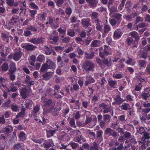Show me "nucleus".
Here are the masks:
<instances>
[{
    "label": "nucleus",
    "mask_w": 150,
    "mask_h": 150,
    "mask_svg": "<svg viewBox=\"0 0 150 150\" xmlns=\"http://www.w3.org/2000/svg\"><path fill=\"white\" fill-rule=\"evenodd\" d=\"M55 103L52 99H45L42 103V107L44 111V114H46L52 111Z\"/></svg>",
    "instance_id": "obj_1"
},
{
    "label": "nucleus",
    "mask_w": 150,
    "mask_h": 150,
    "mask_svg": "<svg viewBox=\"0 0 150 150\" xmlns=\"http://www.w3.org/2000/svg\"><path fill=\"white\" fill-rule=\"evenodd\" d=\"M55 68V64L52 60H47L45 63L42 64L40 69V72H44L46 70L50 69L54 70Z\"/></svg>",
    "instance_id": "obj_2"
},
{
    "label": "nucleus",
    "mask_w": 150,
    "mask_h": 150,
    "mask_svg": "<svg viewBox=\"0 0 150 150\" xmlns=\"http://www.w3.org/2000/svg\"><path fill=\"white\" fill-rule=\"evenodd\" d=\"M45 38L40 37L39 38L35 37L30 39L29 42L36 45L43 44L45 41Z\"/></svg>",
    "instance_id": "obj_3"
},
{
    "label": "nucleus",
    "mask_w": 150,
    "mask_h": 150,
    "mask_svg": "<svg viewBox=\"0 0 150 150\" xmlns=\"http://www.w3.org/2000/svg\"><path fill=\"white\" fill-rule=\"evenodd\" d=\"M104 134L112 136L114 138L117 137L119 136L117 132L110 128H107L104 131Z\"/></svg>",
    "instance_id": "obj_4"
},
{
    "label": "nucleus",
    "mask_w": 150,
    "mask_h": 150,
    "mask_svg": "<svg viewBox=\"0 0 150 150\" xmlns=\"http://www.w3.org/2000/svg\"><path fill=\"white\" fill-rule=\"evenodd\" d=\"M94 63L90 61L87 60L85 61L83 65V68L85 71H91L94 67Z\"/></svg>",
    "instance_id": "obj_5"
},
{
    "label": "nucleus",
    "mask_w": 150,
    "mask_h": 150,
    "mask_svg": "<svg viewBox=\"0 0 150 150\" xmlns=\"http://www.w3.org/2000/svg\"><path fill=\"white\" fill-rule=\"evenodd\" d=\"M20 95L22 96V98L24 99L29 96L30 93L29 90L25 88H22L20 90Z\"/></svg>",
    "instance_id": "obj_6"
},
{
    "label": "nucleus",
    "mask_w": 150,
    "mask_h": 150,
    "mask_svg": "<svg viewBox=\"0 0 150 150\" xmlns=\"http://www.w3.org/2000/svg\"><path fill=\"white\" fill-rule=\"evenodd\" d=\"M22 54L23 52L21 51L20 49H17V51L13 53V59L16 61L19 60L21 58Z\"/></svg>",
    "instance_id": "obj_7"
},
{
    "label": "nucleus",
    "mask_w": 150,
    "mask_h": 150,
    "mask_svg": "<svg viewBox=\"0 0 150 150\" xmlns=\"http://www.w3.org/2000/svg\"><path fill=\"white\" fill-rule=\"evenodd\" d=\"M150 96V89L149 88H146L144 90V91L142 93L141 96L142 98L144 100H147Z\"/></svg>",
    "instance_id": "obj_8"
},
{
    "label": "nucleus",
    "mask_w": 150,
    "mask_h": 150,
    "mask_svg": "<svg viewBox=\"0 0 150 150\" xmlns=\"http://www.w3.org/2000/svg\"><path fill=\"white\" fill-rule=\"evenodd\" d=\"M95 23L96 26V29L98 31H101L102 30L103 25L101 21L99 19L95 20L93 21Z\"/></svg>",
    "instance_id": "obj_9"
},
{
    "label": "nucleus",
    "mask_w": 150,
    "mask_h": 150,
    "mask_svg": "<svg viewBox=\"0 0 150 150\" xmlns=\"http://www.w3.org/2000/svg\"><path fill=\"white\" fill-rule=\"evenodd\" d=\"M86 81L84 83L85 86H86L91 83H94L95 82V80L94 78L90 76H86Z\"/></svg>",
    "instance_id": "obj_10"
},
{
    "label": "nucleus",
    "mask_w": 150,
    "mask_h": 150,
    "mask_svg": "<svg viewBox=\"0 0 150 150\" xmlns=\"http://www.w3.org/2000/svg\"><path fill=\"white\" fill-rule=\"evenodd\" d=\"M54 74V72H47L42 74L43 78L42 79L47 80L51 79Z\"/></svg>",
    "instance_id": "obj_11"
},
{
    "label": "nucleus",
    "mask_w": 150,
    "mask_h": 150,
    "mask_svg": "<svg viewBox=\"0 0 150 150\" xmlns=\"http://www.w3.org/2000/svg\"><path fill=\"white\" fill-rule=\"evenodd\" d=\"M143 105L145 108L142 109V112L147 113L150 112V103L144 102L143 104Z\"/></svg>",
    "instance_id": "obj_12"
},
{
    "label": "nucleus",
    "mask_w": 150,
    "mask_h": 150,
    "mask_svg": "<svg viewBox=\"0 0 150 150\" xmlns=\"http://www.w3.org/2000/svg\"><path fill=\"white\" fill-rule=\"evenodd\" d=\"M81 23L83 27L86 28L91 25L90 20L89 18L83 19L81 21Z\"/></svg>",
    "instance_id": "obj_13"
},
{
    "label": "nucleus",
    "mask_w": 150,
    "mask_h": 150,
    "mask_svg": "<svg viewBox=\"0 0 150 150\" xmlns=\"http://www.w3.org/2000/svg\"><path fill=\"white\" fill-rule=\"evenodd\" d=\"M22 47L25 48L27 50L32 51L34 50V49L37 47L35 46H34L30 44H28L27 45L22 46Z\"/></svg>",
    "instance_id": "obj_14"
},
{
    "label": "nucleus",
    "mask_w": 150,
    "mask_h": 150,
    "mask_svg": "<svg viewBox=\"0 0 150 150\" xmlns=\"http://www.w3.org/2000/svg\"><path fill=\"white\" fill-rule=\"evenodd\" d=\"M122 34V31L120 29H117L115 31L114 33V38L115 39L119 38Z\"/></svg>",
    "instance_id": "obj_15"
},
{
    "label": "nucleus",
    "mask_w": 150,
    "mask_h": 150,
    "mask_svg": "<svg viewBox=\"0 0 150 150\" xmlns=\"http://www.w3.org/2000/svg\"><path fill=\"white\" fill-rule=\"evenodd\" d=\"M54 19V18H52L51 16H50L48 18V21L49 24L50 25L51 27L55 28H58L59 27V25L58 24L56 25L53 23Z\"/></svg>",
    "instance_id": "obj_16"
},
{
    "label": "nucleus",
    "mask_w": 150,
    "mask_h": 150,
    "mask_svg": "<svg viewBox=\"0 0 150 150\" xmlns=\"http://www.w3.org/2000/svg\"><path fill=\"white\" fill-rule=\"evenodd\" d=\"M86 1L89 3L91 7L93 8L96 7L98 2V0H86Z\"/></svg>",
    "instance_id": "obj_17"
},
{
    "label": "nucleus",
    "mask_w": 150,
    "mask_h": 150,
    "mask_svg": "<svg viewBox=\"0 0 150 150\" xmlns=\"http://www.w3.org/2000/svg\"><path fill=\"white\" fill-rule=\"evenodd\" d=\"M122 15L119 13H116L113 14L112 16L116 18L118 22V24H119L122 20Z\"/></svg>",
    "instance_id": "obj_18"
},
{
    "label": "nucleus",
    "mask_w": 150,
    "mask_h": 150,
    "mask_svg": "<svg viewBox=\"0 0 150 150\" xmlns=\"http://www.w3.org/2000/svg\"><path fill=\"white\" fill-rule=\"evenodd\" d=\"M54 97L55 98H56L57 99L61 98H62L63 96L59 94V93H61L63 96H64V93L61 91H56L55 90H54Z\"/></svg>",
    "instance_id": "obj_19"
},
{
    "label": "nucleus",
    "mask_w": 150,
    "mask_h": 150,
    "mask_svg": "<svg viewBox=\"0 0 150 150\" xmlns=\"http://www.w3.org/2000/svg\"><path fill=\"white\" fill-rule=\"evenodd\" d=\"M101 43V42L100 41L96 40L92 42L91 46L93 47H97L100 46Z\"/></svg>",
    "instance_id": "obj_20"
},
{
    "label": "nucleus",
    "mask_w": 150,
    "mask_h": 150,
    "mask_svg": "<svg viewBox=\"0 0 150 150\" xmlns=\"http://www.w3.org/2000/svg\"><path fill=\"white\" fill-rule=\"evenodd\" d=\"M23 143H18L15 144L13 147L15 150H20L23 148Z\"/></svg>",
    "instance_id": "obj_21"
},
{
    "label": "nucleus",
    "mask_w": 150,
    "mask_h": 150,
    "mask_svg": "<svg viewBox=\"0 0 150 150\" xmlns=\"http://www.w3.org/2000/svg\"><path fill=\"white\" fill-rule=\"evenodd\" d=\"M129 35L131 37L135 39V40L137 41L139 39V36L138 33L136 31H133L129 33Z\"/></svg>",
    "instance_id": "obj_22"
},
{
    "label": "nucleus",
    "mask_w": 150,
    "mask_h": 150,
    "mask_svg": "<svg viewBox=\"0 0 150 150\" xmlns=\"http://www.w3.org/2000/svg\"><path fill=\"white\" fill-rule=\"evenodd\" d=\"M115 101V102L113 103H115L117 105H120L125 100L122 99L119 96H117L116 97L114 98Z\"/></svg>",
    "instance_id": "obj_23"
},
{
    "label": "nucleus",
    "mask_w": 150,
    "mask_h": 150,
    "mask_svg": "<svg viewBox=\"0 0 150 150\" xmlns=\"http://www.w3.org/2000/svg\"><path fill=\"white\" fill-rule=\"evenodd\" d=\"M137 62L139 66L141 68L145 67L146 66V62L144 60H138Z\"/></svg>",
    "instance_id": "obj_24"
},
{
    "label": "nucleus",
    "mask_w": 150,
    "mask_h": 150,
    "mask_svg": "<svg viewBox=\"0 0 150 150\" xmlns=\"http://www.w3.org/2000/svg\"><path fill=\"white\" fill-rule=\"evenodd\" d=\"M0 53L1 56L0 58L1 60L2 61H5L6 60V57L8 55L7 52H5L4 50H3L2 51L0 52Z\"/></svg>",
    "instance_id": "obj_25"
},
{
    "label": "nucleus",
    "mask_w": 150,
    "mask_h": 150,
    "mask_svg": "<svg viewBox=\"0 0 150 150\" xmlns=\"http://www.w3.org/2000/svg\"><path fill=\"white\" fill-rule=\"evenodd\" d=\"M96 136L97 137L99 138L100 142H102L103 140V138L102 137L103 131L101 130H97L96 132Z\"/></svg>",
    "instance_id": "obj_26"
},
{
    "label": "nucleus",
    "mask_w": 150,
    "mask_h": 150,
    "mask_svg": "<svg viewBox=\"0 0 150 150\" xmlns=\"http://www.w3.org/2000/svg\"><path fill=\"white\" fill-rule=\"evenodd\" d=\"M10 68L9 71L11 73H13L16 70L15 64L13 63H11L10 64Z\"/></svg>",
    "instance_id": "obj_27"
},
{
    "label": "nucleus",
    "mask_w": 150,
    "mask_h": 150,
    "mask_svg": "<svg viewBox=\"0 0 150 150\" xmlns=\"http://www.w3.org/2000/svg\"><path fill=\"white\" fill-rule=\"evenodd\" d=\"M40 105H36L34 107L32 112L33 114V115H36L37 112L39 111L40 109Z\"/></svg>",
    "instance_id": "obj_28"
},
{
    "label": "nucleus",
    "mask_w": 150,
    "mask_h": 150,
    "mask_svg": "<svg viewBox=\"0 0 150 150\" xmlns=\"http://www.w3.org/2000/svg\"><path fill=\"white\" fill-rule=\"evenodd\" d=\"M48 39L49 40H52L54 42L56 43L58 41L59 38L58 36H53L52 35H51L48 37Z\"/></svg>",
    "instance_id": "obj_29"
},
{
    "label": "nucleus",
    "mask_w": 150,
    "mask_h": 150,
    "mask_svg": "<svg viewBox=\"0 0 150 150\" xmlns=\"http://www.w3.org/2000/svg\"><path fill=\"white\" fill-rule=\"evenodd\" d=\"M8 65L6 62L4 63L1 67V70L3 72L6 71L8 69Z\"/></svg>",
    "instance_id": "obj_30"
},
{
    "label": "nucleus",
    "mask_w": 150,
    "mask_h": 150,
    "mask_svg": "<svg viewBox=\"0 0 150 150\" xmlns=\"http://www.w3.org/2000/svg\"><path fill=\"white\" fill-rule=\"evenodd\" d=\"M25 110V108L24 106H23L21 108V111L18 113L16 115L17 117H23Z\"/></svg>",
    "instance_id": "obj_31"
},
{
    "label": "nucleus",
    "mask_w": 150,
    "mask_h": 150,
    "mask_svg": "<svg viewBox=\"0 0 150 150\" xmlns=\"http://www.w3.org/2000/svg\"><path fill=\"white\" fill-rule=\"evenodd\" d=\"M104 49L103 50L104 54L106 56L109 54V52L110 50V47L108 46L105 45L104 46Z\"/></svg>",
    "instance_id": "obj_32"
},
{
    "label": "nucleus",
    "mask_w": 150,
    "mask_h": 150,
    "mask_svg": "<svg viewBox=\"0 0 150 150\" xmlns=\"http://www.w3.org/2000/svg\"><path fill=\"white\" fill-rule=\"evenodd\" d=\"M103 120L106 123H109L111 119L110 116L108 114L104 115L103 116Z\"/></svg>",
    "instance_id": "obj_33"
},
{
    "label": "nucleus",
    "mask_w": 150,
    "mask_h": 150,
    "mask_svg": "<svg viewBox=\"0 0 150 150\" xmlns=\"http://www.w3.org/2000/svg\"><path fill=\"white\" fill-rule=\"evenodd\" d=\"M85 57L86 59H91L93 58L94 56V53L93 52L91 53H88L86 52L85 53Z\"/></svg>",
    "instance_id": "obj_34"
},
{
    "label": "nucleus",
    "mask_w": 150,
    "mask_h": 150,
    "mask_svg": "<svg viewBox=\"0 0 150 150\" xmlns=\"http://www.w3.org/2000/svg\"><path fill=\"white\" fill-rule=\"evenodd\" d=\"M67 35L73 37L75 35L76 33L74 30L69 29L67 30Z\"/></svg>",
    "instance_id": "obj_35"
},
{
    "label": "nucleus",
    "mask_w": 150,
    "mask_h": 150,
    "mask_svg": "<svg viewBox=\"0 0 150 150\" xmlns=\"http://www.w3.org/2000/svg\"><path fill=\"white\" fill-rule=\"evenodd\" d=\"M103 59V63L106 65L108 67H110L112 63L111 61L110 60L108 61L107 59H105V58Z\"/></svg>",
    "instance_id": "obj_36"
},
{
    "label": "nucleus",
    "mask_w": 150,
    "mask_h": 150,
    "mask_svg": "<svg viewBox=\"0 0 150 150\" xmlns=\"http://www.w3.org/2000/svg\"><path fill=\"white\" fill-rule=\"evenodd\" d=\"M56 5L58 7L61 6L64 2L65 0H54Z\"/></svg>",
    "instance_id": "obj_37"
},
{
    "label": "nucleus",
    "mask_w": 150,
    "mask_h": 150,
    "mask_svg": "<svg viewBox=\"0 0 150 150\" xmlns=\"http://www.w3.org/2000/svg\"><path fill=\"white\" fill-rule=\"evenodd\" d=\"M148 24L147 23L145 22H142L140 23L137 26V29L138 30V27L140 28H144L145 27L148 26Z\"/></svg>",
    "instance_id": "obj_38"
},
{
    "label": "nucleus",
    "mask_w": 150,
    "mask_h": 150,
    "mask_svg": "<svg viewBox=\"0 0 150 150\" xmlns=\"http://www.w3.org/2000/svg\"><path fill=\"white\" fill-rule=\"evenodd\" d=\"M98 13L96 12H93L91 14V16L92 17V19L93 20L96 19H99L98 18Z\"/></svg>",
    "instance_id": "obj_39"
},
{
    "label": "nucleus",
    "mask_w": 150,
    "mask_h": 150,
    "mask_svg": "<svg viewBox=\"0 0 150 150\" xmlns=\"http://www.w3.org/2000/svg\"><path fill=\"white\" fill-rule=\"evenodd\" d=\"M123 137L124 138H127L129 139L132 138V136L131 135L130 132L126 131L123 134Z\"/></svg>",
    "instance_id": "obj_40"
},
{
    "label": "nucleus",
    "mask_w": 150,
    "mask_h": 150,
    "mask_svg": "<svg viewBox=\"0 0 150 150\" xmlns=\"http://www.w3.org/2000/svg\"><path fill=\"white\" fill-rule=\"evenodd\" d=\"M8 127H10V126L8 125V126L4 128L5 132H6V134L11 133L13 131L12 127H11V128H10Z\"/></svg>",
    "instance_id": "obj_41"
},
{
    "label": "nucleus",
    "mask_w": 150,
    "mask_h": 150,
    "mask_svg": "<svg viewBox=\"0 0 150 150\" xmlns=\"http://www.w3.org/2000/svg\"><path fill=\"white\" fill-rule=\"evenodd\" d=\"M72 12L71 8L70 7H67L65 9V12L66 13L67 15L69 16H70Z\"/></svg>",
    "instance_id": "obj_42"
},
{
    "label": "nucleus",
    "mask_w": 150,
    "mask_h": 150,
    "mask_svg": "<svg viewBox=\"0 0 150 150\" xmlns=\"http://www.w3.org/2000/svg\"><path fill=\"white\" fill-rule=\"evenodd\" d=\"M19 137L22 141H23L26 139L25 134L23 132H21L20 133Z\"/></svg>",
    "instance_id": "obj_43"
},
{
    "label": "nucleus",
    "mask_w": 150,
    "mask_h": 150,
    "mask_svg": "<svg viewBox=\"0 0 150 150\" xmlns=\"http://www.w3.org/2000/svg\"><path fill=\"white\" fill-rule=\"evenodd\" d=\"M121 106L123 107V108L121 109L125 110H127L128 109H131V108H128L129 107V104L126 103H123L122 104Z\"/></svg>",
    "instance_id": "obj_44"
},
{
    "label": "nucleus",
    "mask_w": 150,
    "mask_h": 150,
    "mask_svg": "<svg viewBox=\"0 0 150 150\" xmlns=\"http://www.w3.org/2000/svg\"><path fill=\"white\" fill-rule=\"evenodd\" d=\"M69 145H70L73 149H76L78 146V144L74 142H71Z\"/></svg>",
    "instance_id": "obj_45"
},
{
    "label": "nucleus",
    "mask_w": 150,
    "mask_h": 150,
    "mask_svg": "<svg viewBox=\"0 0 150 150\" xmlns=\"http://www.w3.org/2000/svg\"><path fill=\"white\" fill-rule=\"evenodd\" d=\"M44 47L46 49L45 53L47 55H50L52 53V49H50L47 46H45Z\"/></svg>",
    "instance_id": "obj_46"
},
{
    "label": "nucleus",
    "mask_w": 150,
    "mask_h": 150,
    "mask_svg": "<svg viewBox=\"0 0 150 150\" xmlns=\"http://www.w3.org/2000/svg\"><path fill=\"white\" fill-rule=\"evenodd\" d=\"M113 77L116 79H119L123 77V74L122 73L118 74H114L113 75Z\"/></svg>",
    "instance_id": "obj_47"
},
{
    "label": "nucleus",
    "mask_w": 150,
    "mask_h": 150,
    "mask_svg": "<svg viewBox=\"0 0 150 150\" xmlns=\"http://www.w3.org/2000/svg\"><path fill=\"white\" fill-rule=\"evenodd\" d=\"M47 13H43L40 15H38V16H40L41 18H39L41 21H45V18L47 17Z\"/></svg>",
    "instance_id": "obj_48"
},
{
    "label": "nucleus",
    "mask_w": 150,
    "mask_h": 150,
    "mask_svg": "<svg viewBox=\"0 0 150 150\" xmlns=\"http://www.w3.org/2000/svg\"><path fill=\"white\" fill-rule=\"evenodd\" d=\"M108 83L109 85L111 87L115 88V85L117 84L115 81L112 80H110L108 81Z\"/></svg>",
    "instance_id": "obj_49"
},
{
    "label": "nucleus",
    "mask_w": 150,
    "mask_h": 150,
    "mask_svg": "<svg viewBox=\"0 0 150 150\" xmlns=\"http://www.w3.org/2000/svg\"><path fill=\"white\" fill-rule=\"evenodd\" d=\"M109 8L110 9V14H111L114 12H116L117 11V8L114 6H112L111 8L109 7Z\"/></svg>",
    "instance_id": "obj_50"
},
{
    "label": "nucleus",
    "mask_w": 150,
    "mask_h": 150,
    "mask_svg": "<svg viewBox=\"0 0 150 150\" xmlns=\"http://www.w3.org/2000/svg\"><path fill=\"white\" fill-rule=\"evenodd\" d=\"M142 134H143L144 137L143 139H144V140H145L146 139H150V135L149 133L146 132L145 131Z\"/></svg>",
    "instance_id": "obj_51"
},
{
    "label": "nucleus",
    "mask_w": 150,
    "mask_h": 150,
    "mask_svg": "<svg viewBox=\"0 0 150 150\" xmlns=\"http://www.w3.org/2000/svg\"><path fill=\"white\" fill-rule=\"evenodd\" d=\"M28 28L29 30H30L32 31L35 32V33H38L37 29L35 27L33 26V25H31L30 26H29Z\"/></svg>",
    "instance_id": "obj_52"
},
{
    "label": "nucleus",
    "mask_w": 150,
    "mask_h": 150,
    "mask_svg": "<svg viewBox=\"0 0 150 150\" xmlns=\"http://www.w3.org/2000/svg\"><path fill=\"white\" fill-rule=\"evenodd\" d=\"M64 47L60 46H55L54 47V49L56 51L61 50V51H65Z\"/></svg>",
    "instance_id": "obj_53"
},
{
    "label": "nucleus",
    "mask_w": 150,
    "mask_h": 150,
    "mask_svg": "<svg viewBox=\"0 0 150 150\" xmlns=\"http://www.w3.org/2000/svg\"><path fill=\"white\" fill-rule=\"evenodd\" d=\"M110 22L112 26L115 25L117 23V21L115 18L111 19L110 20Z\"/></svg>",
    "instance_id": "obj_54"
},
{
    "label": "nucleus",
    "mask_w": 150,
    "mask_h": 150,
    "mask_svg": "<svg viewBox=\"0 0 150 150\" xmlns=\"http://www.w3.org/2000/svg\"><path fill=\"white\" fill-rule=\"evenodd\" d=\"M29 12L31 17L33 18L35 15L37 13V11L35 10H31L29 9Z\"/></svg>",
    "instance_id": "obj_55"
},
{
    "label": "nucleus",
    "mask_w": 150,
    "mask_h": 150,
    "mask_svg": "<svg viewBox=\"0 0 150 150\" xmlns=\"http://www.w3.org/2000/svg\"><path fill=\"white\" fill-rule=\"evenodd\" d=\"M32 140L35 142L41 144L42 143L44 139L42 138L40 139H32Z\"/></svg>",
    "instance_id": "obj_56"
},
{
    "label": "nucleus",
    "mask_w": 150,
    "mask_h": 150,
    "mask_svg": "<svg viewBox=\"0 0 150 150\" xmlns=\"http://www.w3.org/2000/svg\"><path fill=\"white\" fill-rule=\"evenodd\" d=\"M110 30V28L108 25H105L104 27V31L105 33H108Z\"/></svg>",
    "instance_id": "obj_57"
},
{
    "label": "nucleus",
    "mask_w": 150,
    "mask_h": 150,
    "mask_svg": "<svg viewBox=\"0 0 150 150\" xmlns=\"http://www.w3.org/2000/svg\"><path fill=\"white\" fill-rule=\"evenodd\" d=\"M116 130L119 133H120V134H123L125 133L124 129L123 128H120V127H118L116 129Z\"/></svg>",
    "instance_id": "obj_58"
},
{
    "label": "nucleus",
    "mask_w": 150,
    "mask_h": 150,
    "mask_svg": "<svg viewBox=\"0 0 150 150\" xmlns=\"http://www.w3.org/2000/svg\"><path fill=\"white\" fill-rule=\"evenodd\" d=\"M32 35V33L30 31L28 30L24 31L23 35L25 36L28 37Z\"/></svg>",
    "instance_id": "obj_59"
},
{
    "label": "nucleus",
    "mask_w": 150,
    "mask_h": 150,
    "mask_svg": "<svg viewBox=\"0 0 150 150\" xmlns=\"http://www.w3.org/2000/svg\"><path fill=\"white\" fill-rule=\"evenodd\" d=\"M70 126L72 127L76 128V126H75L74 120L73 118H71L69 122Z\"/></svg>",
    "instance_id": "obj_60"
},
{
    "label": "nucleus",
    "mask_w": 150,
    "mask_h": 150,
    "mask_svg": "<svg viewBox=\"0 0 150 150\" xmlns=\"http://www.w3.org/2000/svg\"><path fill=\"white\" fill-rule=\"evenodd\" d=\"M92 120V117H91L86 116L85 122V124L86 125L90 122Z\"/></svg>",
    "instance_id": "obj_61"
},
{
    "label": "nucleus",
    "mask_w": 150,
    "mask_h": 150,
    "mask_svg": "<svg viewBox=\"0 0 150 150\" xmlns=\"http://www.w3.org/2000/svg\"><path fill=\"white\" fill-rule=\"evenodd\" d=\"M142 86V85L141 83H139L138 85H137L135 86V90L137 91H139L141 89Z\"/></svg>",
    "instance_id": "obj_62"
},
{
    "label": "nucleus",
    "mask_w": 150,
    "mask_h": 150,
    "mask_svg": "<svg viewBox=\"0 0 150 150\" xmlns=\"http://www.w3.org/2000/svg\"><path fill=\"white\" fill-rule=\"evenodd\" d=\"M57 30L61 34L65 35L66 34V29H62L60 28L58 29Z\"/></svg>",
    "instance_id": "obj_63"
},
{
    "label": "nucleus",
    "mask_w": 150,
    "mask_h": 150,
    "mask_svg": "<svg viewBox=\"0 0 150 150\" xmlns=\"http://www.w3.org/2000/svg\"><path fill=\"white\" fill-rule=\"evenodd\" d=\"M62 40L63 42L65 43H68L70 41V38L69 37H65Z\"/></svg>",
    "instance_id": "obj_64"
}]
</instances>
